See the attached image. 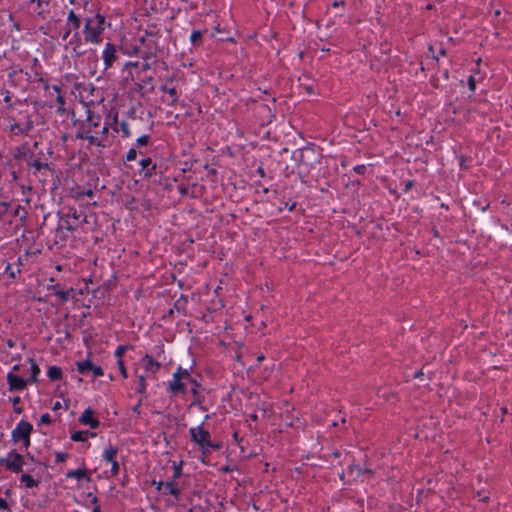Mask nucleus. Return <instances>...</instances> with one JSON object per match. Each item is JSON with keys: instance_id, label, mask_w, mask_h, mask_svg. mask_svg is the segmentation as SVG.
I'll use <instances>...</instances> for the list:
<instances>
[{"instance_id": "obj_13", "label": "nucleus", "mask_w": 512, "mask_h": 512, "mask_svg": "<svg viewBox=\"0 0 512 512\" xmlns=\"http://www.w3.org/2000/svg\"><path fill=\"white\" fill-rule=\"evenodd\" d=\"M162 103H167L168 105H173L178 100V92L174 86H164L162 85Z\"/></svg>"}, {"instance_id": "obj_4", "label": "nucleus", "mask_w": 512, "mask_h": 512, "mask_svg": "<svg viewBox=\"0 0 512 512\" xmlns=\"http://www.w3.org/2000/svg\"><path fill=\"white\" fill-rule=\"evenodd\" d=\"M189 433L192 441L199 445L203 454H209L221 448L220 443H216L211 440L209 431L204 429L202 424L196 427H191L189 429Z\"/></svg>"}, {"instance_id": "obj_24", "label": "nucleus", "mask_w": 512, "mask_h": 512, "mask_svg": "<svg viewBox=\"0 0 512 512\" xmlns=\"http://www.w3.org/2000/svg\"><path fill=\"white\" fill-rule=\"evenodd\" d=\"M81 24L80 17L70 10L67 17V26L71 25L75 30H78Z\"/></svg>"}, {"instance_id": "obj_14", "label": "nucleus", "mask_w": 512, "mask_h": 512, "mask_svg": "<svg viewBox=\"0 0 512 512\" xmlns=\"http://www.w3.org/2000/svg\"><path fill=\"white\" fill-rule=\"evenodd\" d=\"M7 382L10 391L23 390L27 386V381L22 377L9 372L7 374Z\"/></svg>"}, {"instance_id": "obj_22", "label": "nucleus", "mask_w": 512, "mask_h": 512, "mask_svg": "<svg viewBox=\"0 0 512 512\" xmlns=\"http://www.w3.org/2000/svg\"><path fill=\"white\" fill-rule=\"evenodd\" d=\"M67 478H76L77 480H81L86 478L87 480H90V477L85 469H76V470H70L66 474Z\"/></svg>"}, {"instance_id": "obj_61", "label": "nucleus", "mask_w": 512, "mask_h": 512, "mask_svg": "<svg viewBox=\"0 0 512 512\" xmlns=\"http://www.w3.org/2000/svg\"><path fill=\"white\" fill-rule=\"evenodd\" d=\"M92 512H101L100 506L96 505V506L93 508Z\"/></svg>"}, {"instance_id": "obj_5", "label": "nucleus", "mask_w": 512, "mask_h": 512, "mask_svg": "<svg viewBox=\"0 0 512 512\" xmlns=\"http://www.w3.org/2000/svg\"><path fill=\"white\" fill-rule=\"evenodd\" d=\"M189 382H192V375L187 369L179 366L173 373L172 379L168 381L167 390L171 395L184 394Z\"/></svg>"}, {"instance_id": "obj_35", "label": "nucleus", "mask_w": 512, "mask_h": 512, "mask_svg": "<svg viewBox=\"0 0 512 512\" xmlns=\"http://www.w3.org/2000/svg\"><path fill=\"white\" fill-rule=\"evenodd\" d=\"M34 125L31 120L27 121L24 127L19 128V132L24 135H28L29 132L33 129Z\"/></svg>"}, {"instance_id": "obj_55", "label": "nucleus", "mask_w": 512, "mask_h": 512, "mask_svg": "<svg viewBox=\"0 0 512 512\" xmlns=\"http://www.w3.org/2000/svg\"><path fill=\"white\" fill-rule=\"evenodd\" d=\"M178 191L181 193V194H187L188 193V189L187 188H184L182 185H177L176 186Z\"/></svg>"}, {"instance_id": "obj_54", "label": "nucleus", "mask_w": 512, "mask_h": 512, "mask_svg": "<svg viewBox=\"0 0 512 512\" xmlns=\"http://www.w3.org/2000/svg\"><path fill=\"white\" fill-rule=\"evenodd\" d=\"M125 349H126V347L119 346L115 352L116 356L120 358L122 356V354L124 353Z\"/></svg>"}, {"instance_id": "obj_30", "label": "nucleus", "mask_w": 512, "mask_h": 512, "mask_svg": "<svg viewBox=\"0 0 512 512\" xmlns=\"http://www.w3.org/2000/svg\"><path fill=\"white\" fill-rule=\"evenodd\" d=\"M347 474L350 477L356 479V478L360 477L361 475H363V471L358 465L352 463L347 467Z\"/></svg>"}, {"instance_id": "obj_31", "label": "nucleus", "mask_w": 512, "mask_h": 512, "mask_svg": "<svg viewBox=\"0 0 512 512\" xmlns=\"http://www.w3.org/2000/svg\"><path fill=\"white\" fill-rule=\"evenodd\" d=\"M29 362L31 364V381L36 382L37 376L40 373V368L38 367L34 359L30 358Z\"/></svg>"}, {"instance_id": "obj_3", "label": "nucleus", "mask_w": 512, "mask_h": 512, "mask_svg": "<svg viewBox=\"0 0 512 512\" xmlns=\"http://www.w3.org/2000/svg\"><path fill=\"white\" fill-rule=\"evenodd\" d=\"M105 16L97 13L95 16L87 17L83 29L86 42L98 44L101 42V35L105 30Z\"/></svg>"}, {"instance_id": "obj_33", "label": "nucleus", "mask_w": 512, "mask_h": 512, "mask_svg": "<svg viewBox=\"0 0 512 512\" xmlns=\"http://www.w3.org/2000/svg\"><path fill=\"white\" fill-rule=\"evenodd\" d=\"M93 195H94V191L92 189H87V190L77 191L74 195V198L76 200H81L84 196L92 197Z\"/></svg>"}, {"instance_id": "obj_60", "label": "nucleus", "mask_w": 512, "mask_h": 512, "mask_svg": "<svg viewBox=\"0 0 512 512\" xmlns=\"http://www.w3.org/2000/svg\"><path fill=\"white\" fill-rule=\"evenodd\" d=\"M265 359V356L263 354H260L257 356V361L260 363Z\"/></svg>"}, {"instance_id": "obj_44", "label": "nucleus", "mask_w": 512, "mask_h": 512, "mask_svg": "<svg viewBox=\"0 0 512 512\" xmlns=\"http://www.w3.org/2000/svg\"><path fill=\"white\" fill-rule=\"evenodd\" d=\"M110 463H111V475L114 476L119 472V464L116 460L112 461Z\"/></svg>"}, {"instance_id": "obj_53", "label": "nucleus", "mask_w": 512, "mask_h": 512, "mask_svg": "<svg viewBox=\"0 0 512 512\" xmlns=\"http://www.w3.org/2000/svg\"><path fill=\"white\" fill-rule=\"evenodd\" d=\"M70 33H71V28L69 26H67L65 31L62 34V40H64V41L67 40L68 37L70 36Z\"/></svg>"}, {"instance_id": "obj_26", "label": "nucleus", "mask_w": 512, "mask_h": 512, "mask_svg": "<svg viewBox=\"0 0 512 512\" xmlns=\"http://www.w3.org/2000/svg\"><path fill=\"white\" fill-rule=\"evenodd\" d=\"M188 385H190V391L194 397V400L192 401V405H195L197 402H199L200 384L192 377V382H189Z\"/></svg>"}, {"instance_id": "obj_7", "label": "nucleus", "mask_w": 512, "mask_h": 512, "mask_svg": "<svg viewBox=\"0 0 512 512\" xmlns=\"http://www.w3.org/2000/svg\"><path fill=\"white\" fill-rule=\"evenodd\" d=\"M33 431L31 423L25 420H21L17 426L11 432V438L13 442L22 441L24 446L28 448L31 444L30 435Z\"/></svg>"}, {"instance_id": "obj_43", "label": "nucleus", "mask_w": 512, "mask_h": 512, "mask_svg": "<svg viewBox=\"0 0 512 512\" xmlns=\"http://www.w3.org/2000/svg\"><path fill=\"white\" fill-rule=\"evenodd\" d=\"M148 141H149V136L148 135H142V136H140L137 139V144L140 145V146H144V145L148 144Z\"/></svg>"}, {"instance_id": "obj_25", "label": "nucleus", "mask_w": 512, "mask_h": 512, "mask_svg": "<svg viewBox=\"0 0 512 512\" xmlns=\"http://www.w3.org/2000/svg\"><path fill=\"white\" fill-rule=\"evenodd\" d=\"M20 481L24 483L27 488L37 487L40 483L39 480H35L31 475L25 473L21 475Z\"/></svg>"}, {"instance_id": "obj_59", "label": "nucleus", "mask_w": 512, "mask_h": 512, "mask_svg": "<svg viewBox=\"0 0 512 512\" xmlns=\"http://www.w3.org/2000/svg\"><path fill=\"white\" fill-rule=\"evenodd\" d=\"M152 78H153V76H152V75H150V74H149V75H144V76L141 78V81H146V79L150 81V80H152Z\"/></svg>"}, {"instance_id": "obj_20", "label": "nucleus", "mask_w": 512, "mask_h": 512, "mask_svg": "<svg viewBox=\"0 0 512 512\" xmlns=\"http://www.w3.org/2000/svg\"><path fill=\"white\" fill-rule=\"evenodd\" d=\"M76 137L78 139H86V140H88L91 145H96V146H100L101 145V140L99 139L98 135L93 134V133H89V134H86V133H76Z\"/></svg>"}, {"instance_id": "obj_63", "label": "nucleus", "mask_w": 512, "mask_h": 512, "mask_svg": "<svg viewBox=\"0 0 512 512\" xmlns=\"http://www.w3.org/2000/svg\"><path fill=\"white\" fill-rule=\"evenodd\" d=\"M443 75H444V78H445V79H448V78H449V71H448V70H445V71H444V73H443Z\"/></svg>"}, {"instance_id": "obj_16", "label": "nucleus", "mask_w": 512, "mask_h": 512, "mask_svg": "<svg viewBox=\"0 0 512 512\" xmlns=\"http://www.w3.org/2000/svg\"><path fill=\"white\" fill-rule=\"evenodd\" d=\"M141 365L147 373L146 376H148L149 374L155 375L160 367V364L154 361V359L151 358L149 355H145L141 359Z\"/></svg>"}, {"instance_id": "obj_2", "label": "nucleus", "mask_w": 512, "mask_h": 512, "mask_svg": "<svg viewBox=\"0 0 512 512\" xmlns=\"http://www.w3.org/2000/svg\"><path fill=\"white\" fill-rule=\"evenodd\" d=\"M182 466V460H168L167 464L162 467L167 477L171 478L166 482L162 481V496L169 495V498L165 500L168 504H174L179 500L181 488L177 479L182 475Z\"/></svg>"}, {"instance_id": "obj_41", "label": "nucleus", "mask_w": 512, "mask_h": 512, "mask_svg": "<svg viewBox=\"0 0 512 512\" xmlns=\"http://www.w3.org/2000/svg\"><path fill=\"white\" fill-rule=\"evenodd\" d=\"M136 156H137V152L134 148H131L128 152H127V155H126V159L128 161H133L136 159Z\"/></svg>"}, {"instance_id": "obj_49", "label": "nucleus", "mask_w": 512, "mask_h": 512, "mask_svg": "<svg viewBox=\"0 0 512 512\" xmlns=\"http://www.w3.org/2000/svg\"><path fill=\"white\" fill-rule=\"evenodd\" d=\"M121 131L124 134V136H126V137H129L131 135L130 131L128 130V125L125 122L121 123Z\"/></svg>"}, {"instance_id": "obj_42", "label": "nucleus", "mask_w": 512, "mask_h": 512, "mask_svg": "<svg viewBox=\"0 0 512 512\" xmlns=\"http://www.w3.org/2000/svg\"><path fill=\"white\" fill-rule=\"evenodd\" d=\"M354 172L356 174H359V175H362L365 173L366 171V166L364 164H359V165H356L354 168H353Z\"/></svg>"}, {"instance_id": "obj_32", "label": "nucleus", "mask_w": 512, "mask_h": 512, "mask_svg": "<svg viewBox=\"0 0 512 512\" xmlns=\"http://www.w3.org/2000/svg\"><path fill=\"white\" fill-rule=\"evenodd\" d=\"M5 272L9 275L11 279H15L21 273V270L19 268L15 270L12 268L10 263H7L5 267Z\"/></svg>"}, {"instance_id": "obj_27", "label": "nucleus", "mask_w": 512, "mask_h": 512, "mask_svg": "<svg viewBox=\"0 0 512 512\" xmlns=\"http://www.w3.org/2000/svg\"><path fill=\"white\" fill-rule=\"evenodd\" d=\"M89 435L94 436L93 433H89L87 430L76 431L71 435V439L75 442H84Z\"/></svg>"}, {"instance_id": "obj_11", "label": "nucleus", "mask_w": 512, "mask_h": 512, "mask_svg": "<svg viewBox=\"0 0 512 512\" xmlns=\"http://www.w3.org/2000/svg\"><path fill=\"white\" fill-rule=\"evenodd\" d=\"M81 214L78 213L77 209L69 208L66 218L64 219V228L70 232L76 230L80 223Z\"/></svg>"}, {"instance_id": "obj_40", "label": "nucleus", "mask_w": 512, "mask_h": 512, "mask_svg": "<svg viewBox=\"0 0 512 512\" xmlns=\"http://www.w3.org/2000/svg\"><path fill=\"white\" fill-rule=\"evenodd\" d=\"M145 377L144 375H140L139 376V384H138V387L136 388V391L139 392V393H144L145 391Z\"/></svg>"}, {"instance_id": "obj_50", "label": "nucleus", "mask_w": 512, "mask_h": 512, "mask_svg": "<svg viewBox=\"0 0 512 512\" xmlns=\"http://www.w3.org/2000/svg\"><path fill=\"white\" fill-rule=\"evenodd\" d=\"M345 5V1L344 0H334L331 4V6L333 8H339V7H343Z\"/></svg>"}, {"instance_id": "obj_51", "label": "nucleus", "mask_w": 512, "mask_h": 512, "mask_svg": "<svg viewBox=\"0 0 512 512\" xmlns=\"http://www.w3.org/2000/svg\"><path fill=\"white\" fill-rule=\"evenodd\" d=\"M118 365H119L121 374L123 375L124 378H126L127 377V372H126V369L124 367L123 361L121 359L118 360Z\"/></svg>"}, {"instance_id": "obj_10", "label": "nucleus", "mask_w": 512, "mask_h": 512, "mask_svg": "<svg viewBox=\"0 0 512 512\" xmlns=\"http://www.w3.org/2000/svg\"><path fill=\"white\" fill-rule=\"evenodd\" d=\"M77 370L81 374L92 372L94 377L103 376L104 372L100 366L94 365L90 360L79 361L76 363Z\"/></svg>"}, {"instance_id": "obj_9", "label": "nucleus", "mask_w": 512, "mask_h": 512, "mask_svg": "<svg viewBox=\"0 0 512 512\" xmlns=\"http://www.w3.org/2000/svg\"><path fill=\"white\" fill-rule=\"evenodd\" d=\"M153 486H155V490L147 493L148 504L142 507L143 512H158L159 506L157 492L160 490V482L156 483L153 481L152 487Z\"/></svg>"}, {"instance_id": "obj_64", "label": "nucleus", "mask_w": 512, "mask_h": 512, "mask_svg": "<svg viewBox=\"0 0 512 512\" xmlns=\"http://www.w3.org/2000/svg\"><path fill=\"white\" fill-rule=\"evenodd\" d=\"M439 53H440V55L445 56L446 55V50L445 49H441Z\"/></svg>"}, {"instance_id": "obj_57", "label": "nucleus", "mask_w": 512, "mask_h": 512, "mask_svg": "<svg viewBox=\"0 0 512 512\" xmlns=\"http://www.w3.org/2000/svg\"><path fill=\"white\" fill-rule=\"evenodd\" d=\"M257 173L260 175V177H265V171H264V168L263 167H258L257 168Z\"/></svg>"}, {"instance_id": "obj_52", "label": "nucleus", "mask_w": 512, "mask_h": 512, "mask_svg": "<svg viewBox=\"0 0 512 512\" xmlns=\"http://www.w3.org/2000/svg\"><path fill=\"white\" fill-rule=\"evenodd\" d=\"M19 128H22L18 123H14L10 126V131L15 133V134H19Z\"/></svg>"}, {"instance_id": "obj_34", "label": "nucleus", "mask_w": 512, "mask_h": 512, "mask_svg": "<svg viewBox=\"0 0 512 512\" xmlns=\"http://www.w3.org/2000/svg\"><path fill=\"white\" fill-rule=\"evenodd\" d=\"M20 401H21V399H20L19 396H16V397L12 398L13 409H14V412L17 413V414H21L23 412L22 407L18 406Z\"/></svg>"}, {"instance_id": "obj_39", "label": "nucleus", "mask_w": 512, "mask_h": 512, "mask_svg": "<svg viewBox=\"0 0 512 512\" xmlns=\"http://www.w3.org/2000/svg\"><path fill=\"white\" fill-rule=\"evenodd\" d=\"M1 94H4V102L8 105L9 108H11L13 106V104L11 102L12 97H11L10 91L3 90V91H1Z\"/></svg>"}, {"instance_id": "obj_21", "label": "nucleus", "mask_w": 512, "mask_h": 512, "mask_svg": "<svg viewBox=\"0 0 512 512\" xmlns=\"http://www.w3.org/2000/svg\"><path fill=\"white\" fill-rule=\"evenodd\" d=\"M189 38L194 47H199L203 44V32L200 30H193Z\"/></svg>"}, {"instance_id": "obj_56", "label": "nucleus", "mask_w": 512, "mask_h": 512, "mask_svg": "<svg viewBox=\"0 0 512 512\" xmlns=\"http://www.w3.org/2000/svg\"><path fill=\"white\" fill-rule=\"evenodd\" d=\"M87 496L89 498H91V503H93L95 505L97 504L98 499H97V497L95 495H93L92 493H89Z\"/></svg>"}, {"instance_id": "obj_36", "label": "nucleus", "mask_w": 512, "mask_h": 512, "mask_svg": "<svg viewBox=\"0 0 512 512\" xmlns=\"http://www.w3.org/2000/svg\"><path fill=\"white\" fill-rule=\"evenodd\" d=\"M31 167H33L36 171H40L43 168H48V164H44L39 160H34L31 164Z\"/></svg>"}, {"instance_id": "obj_19", "label": "nucleus", "mask_w": 512, "mask_h": 512, "mask_svg": "<svg viewBox=\"0 0 512 512\" xmlns=\"http://www.w3.org/2000/svg\"><path fill=\"white\" fill-rule=\"evenodd\" d=\"M53 90L57 93V97H56L57 111L59 113H63V112H65V100L61 94V87L58 85H54Z\"/></svg>"}, {"instance_id": "obj_18", "label": "nucleus", "mask_w": 512, "mask_h": 512, "mask_svg": "<svg viewBox=\"0 0 512 512\" xmlns=\"http://www.w3.org/2000/svg\"><path fill=\"white\" fill-rule=\"evenodd\" d=\"M69 46L71 47L72 52L75 55L80 56L83 54V51H81V49H80L81 48V38L77 31L74 33L73 38L66 45V48H68Z\"/></svg>"}, {"instance_id": "obj_46", "label": "nucleus", "mask_w": 512, "mask_h": 512, "mask_svg": "<svg viewBox=\"0 0 512 512\" xmlns=\"http://www.w3.org/2000/svg\"><path fill=\"white\" fill-rule=\"evenodd\" d=\"M50 423H51V417L48 413H45L40 417V424H50Z\"/></svg>"}, {"instance_id": "obj_12", "label": "nucleus", "mask_w": 512, "mask_h": 512, "mask_svg": "<svg viewBox=\"0 0 512 512\" xmlns=\"http://www.w3.org/2000/svg\"><path fill=\"white\" fill-rule=\"evenodd\" d=\"M102 58L105 69L112 67V65L118 58L116 46L112 43H107L103 50Z\"/></svg>"}, {"instance_id": "obj_1", "label": "nucleus", "mask_w": 512, "mask_h": 512, "mask_svg": "<svg viewBox=\"0 0 512 512\" xmlns=\"http://www.w3.org/2000/svg\"><path fill=\"white\" fill-rule=\"evenodd\" d=\"M158 39L159 35L156 26L149 27L145 34L140 37V52L143 56L141 69L144 73L151 68L155 70L158 66Z\"/></svg>"}, {"instance_id": "obj_15", "label": "nucleus", "mask_w": 512, "mask_h": 512, "mask_svg": "<svg viewBox=\"0 0 512 512\" xmlns=\"http://www.w3.org/2000/svg\"><path fill=\"white\" fill-rule=\"evenodd\" d=\"M94 412L91 408L85 409V411L79 417V422L83 425H88L91 428L95 429L100 425L99 420L94 418Z\"/></svg>"}, {"instance_id": "obj_38", "label": "nucleus", "mask_w": 512, "mask_h": 512, "mask_svg": "<svg viewBox=\"0 0 512 512\" xmlns=\"http://www.w3.org/2000/svg\"><path fill=\"white\" fill-rule=\"evenodd\" d=\"M467 85L471 92H474L476 90L477 83H476L475 77L473 75H470L468 77Z\"/></svg>"}, {"instance_id": "obj_8", "label": "nucleus", "mask_w": 512, "mask_h": 512, "mask_svg": "<svg viewBox=\"0 0 512 512\" xmlns=\"http://www.w3.org/2000/svg\"><path fill=\"white\" fill-rule=\"evenodd\" d=\"M24 458L18 453L16 450H11L7 457L0 458V466H5V468L13 473H20L23 470Z\"/></svg>"}, {"instance_id": "obj_47", "label": "nucleus", "mask_w": 512, "mask_h": 512, "mask_svg": "<svg viewBox=\"0 0 512 512\" xmlns=\"http://www.w3.org/2000/svg\"><path fill=\"white\" fill-rule=\"evenodd\" d=\"M296 206H297V203L295 201H293L291 203H289V202L284 203V208L290 212H293L296 209Z\"/></svg>"}, {"instance_id": "obj_28", "label": "nucleus", "mask_w": 512, "mask_h": 512, "mask_svg": "<svg viewBox=\"0 0 512 512\" xmlns=\"http://www.w3.org/2000/svg\"><path fill=\"white\" fill-rule=\"evenodd\" d=\"M47 375L52 381L60 380L62 378V370L57 366H51L47 371Z\"/></svg>"}, {"instance_id": "obj_37", "label": "nucleus", "mask_w": 512, "mask_h": 512, "mask_svg": "<svg viewBox=\"0 0 512 512\" xmlns=\"http://www.w3.org/2000/svg\"><path fill=\"white\" fill-rule=\"evenodd\" d=\"M138 63L137 62H127L125 64L124 70L128 71V74L133 77L132 69H137Z\"/></svg>"}, {"instance_id": "obj_62", "label": "nucleus", "mask_w": 512, "mask_h": 512, "mask_svg": "<svg viewBox=\"0 0 512 512\" xmlns=\"http://www.w3.org/2000/svg\"><path fill=\"white\" fill-rule=\"evenodd\" d=\"M362 471H363V474L364 473H368V474H372L373 473V471L371 469H369V468H366V469H364Z\"/></svg>"}, {"instance_id": "obj_29", "label": "nucleus", "mask_w": 512, "mask_h": 512, "mask_svg": "<svg viewBox=\"0 0 512 512\" xmlns=\"http://www.w3.org/2000/svg\"><path fill=\"white\" fill-rule=\"evenodd\" d=\"M116 455H117V449L113 446H109L105 449L104 451V454H103V459L110 463L112 461H115V458H116Z\"/></svg>"}, {"instance_id": "obj_6", "label": "nucleus", "mask_w": 512, "mask_h": 512, "mask_svg": "<svg viewBox=\"0 0 512 512\" xmlns=\"http://www.w3.org/2000/svg\"><path fill=\"white\" fill-rule=\"evenodd\" d=\"M77 133H93L96 135H107L108 126H101V116L93 115L91 113L88 114L85 122L82 123L80 129Z\"/></svg>"}, {"instance_id": "obj_48", "label": "nucleus", "mask_w": 512, "mask_h": 512, "mask_svg": "<svg viewBox=\"0 0 512 512\" xmlns=\"http://www.w3.org/2000/svg\"><path fill=\"white\" fill-rule=\"evenodd\" d=\"M0 510L10 511V507L7 501L3 498H0Z\"/></svg>"}, {"instance_id": "obj_23", "label": "nucleus", "mask_w": 512, "mask_h": 512, "mask_svg": "<svg viewBox=\"0 0 512 512\" xmlns=\"http://www.w3.org/2000/svg\"><path fill=\"white\" fill-rule=\"evenodd\" d=\"M50 289L53 291L54 295L59 297L62 301H67L70 297V292L63 290L59 284L51 286Z\"/></svg>"}, {"instance_id": "obj_58", "label": "nucleus", "mask_w": 512, "mask_h": 512, "mask_svg": "<svg viewBox=\"0 0 512 512\" xmlns=\"http://www.w3.org/2000/svg\"><path fill=\"white\" fill-rule=\"evenodd\" d=\"M6 343L9 348H13L15 346V342L12 339H8Z\"/></svg>"}, {"instance_id": "obj_45", "label": "nucleus", "mask_w": 512, "mask_h": 512, "mask_svg": "<svg viewBox=\"0 0 512 512\" xmlns=\"http://www.w3.org/2000/svg\"><path fill=\"white\" fill-rule=\"evenodd\" d=\"M67 458V455L65 453H62V452H58L56 453V456H55V462L56 463H60V462H64Z\"/></svg>"}, {"instance_id": "obj_17", "label": "nucleus", "mask_w": 512, "mask_h": 512, "mask_svg": "<svg viewBox=\"0 0 512 512\" xmlns=\"http://www.w3.org/2000/svg\"><path fill=\"white\" fill-rule=\"evenodd\" d=\"M141 170L140 173L144 175V177H150L155 174L157 165L152 161L151 158L147 157L140 161Z\"/></svg>"}]
</instances>
